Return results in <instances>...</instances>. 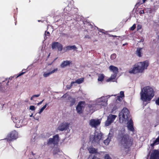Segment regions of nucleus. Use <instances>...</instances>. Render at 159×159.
<instances>
[{"label":"nucleus","instance_id":"1","mask_svg":"<svg viewBox=\"0 0 159 159\" xmlns=\"http://www.w3.org/2000/svg\"><path fill=\"white\" fill-rule=\"evenodd\" d=\"M110 97L102 96L96 100L91 102L88 105V107L90 110L93 111L101 108L102 107H105L107 105L108 99Z\"/></svg>","mask_w":159,"mask_h":159},{"label":"nucleus","instance_id":"2","mask_svg":"<svg viewBox=\"0 0 159 159\" xmlns=\"http://www.w3.org/2000/svg\"><path fill=\"white\" fill-rule=\"evenodd\" d=\"M154 89L151 86H147L141 89L140 92V99L143 102L150 101L155 95Z\"/></svg>","mask_w":159,"mask_h":159},{"label":"nucleus","instance_id":"3","mask_svg":"<svg viewBox=\"0 0 159 159\" xmlns=\"http://www.w3.org/2000/svg\"><path fill=\"white\" fill-rule=\"evenodd\" d=\"M118 137L120 143L124 148L128 149L131 145L133 139L128 134L125 133L124 128L122 129L119 131Z\"/></svg>","mask_w":159,"mask_h":159},{"label":"nucleus","instance_id":"4","mask_svg":"<svg viewBox=\"0 0 159 159\" xmlns=\"http://www.w3.org/2000/svg\"><path fill=\"white\" fill-rule=\"evenodd\" d=\"M103 135L100 131L95 132L93 135L90 136V139L93 143H96L100 144L102 142Z\"/></svg>","mask_w":159,"mask_h":159},{"label":"nucleus","instance_id":"5","mask_svg":"<svg viewBox=\"0 0 159 159\" xmlns=\"http://www.w3.org/2000/svg\"><path fill=\"white\" fill-rule=\"evenodd\" d=\"M119 117L121 123H125L131 119L128 110L126 108H124L119 113Z\"/></svg>","mask_w":159,"mask_h":159},{"label":"nucleus","instance_id":"6","mask_svg":"<svg viewBox=\"0 0 159 159\" xmlns=\"http://www.w3.org/2000/svg\"><path fill=\"white\" fill-rule=\"evenodd\" d=\"M136 67H137L140 72H142L143 70L147 68L148 66V62L145 61L143 62H138L135 64Z\"/></svg>","mask_w":159,"mask_h":159},{"label":"nucleus","instance_id":"7","mask_svg":"<svg viewBox=\"0 0 159 159\" xmlns=\"http://www.w3.org/2000/svg\"><path fill=\"white\" fill-rule=\"evenodd\" d=\"M101 120V119H91L89 121V124L92 127L96 128L100 125Z\"/></svg>","mask_w":159,"mask_h":159},{"label":"nucleus","instance_id":"8","mask_svg":"<svg viewBox=\"0 0 159 159\" xmlns=\"http://www.w3.org/2000/svg\"><path fill=\"white\" fill-rule=\"evenodd\" d=\"M116 117L117 116L116 115L112 114L109 115L107 117V120L105 122V126H107L109 125L112 123L113 122Z\"/></svg>","mask_w":159,"mask_h":159},{"label":"nucleus","instance_id":"9","mask_svg":"<svg viewBox=\"0 0 159 159\" xmlns=\"http://www.w3.org/2000/svg\"><path fill=\"white\" fill-rule=\"evenodd\" d=\"M18 137V133L15 130L12 131L8 135L7 139V141H11L16 139Z\"/></svg>","mask_w":159,"mask_h":159},{"label":"nucleus","instance_id":"10","mask_svg":"<svg viewBox=\"0 0 159 159\" xmlns=\"http://www.w3.org/2000/svg\"><path fill=\"white\" fill-rule=\"evenodd\" d=\"M59 142L58 135L57 134L53 136V138H51L48 140V145L53 144L54 145L57 144Z\"/></svg>","mask_w":159,"mask_h":159},{"label":"nucleus","instance_id":"11","mask_svg":"<svg viewBox=\"0 0 159 159\" xmlns=\"http://www.w3.org/2000/svg\"><path fill=\"white\" fill-rule=\"evenodd\" d=\"M85 105V103L84 101L79 102L76 107V110L78 113L80 114L82 113V110L84 108Z\"/></svg>","mask_w":159,"mask_h":159},{"label":"nucleus","instance_id":"12","mask_svg":"<svg viewBox=\"0 0 159 159\" xmlns=\"http://www.w3.org/2000/svg\"><path fill=\"white\" fill-rule=\"evenodd\" d=\"M69 124L67 122H63L60 124L57 129L60 131H63L69 129Z\"/></svg>","mask_w":159,"mask_h":159},{"label":"nucleus","instance_id":"13","mask_svg":"<svg viewBox=\"0 0 159 159\" xmlns=\"http://www.w3.org/2000/svg\"><path fill=\"white\" fill-rule=\"evenodd\" d=\"M58 69L56 68L52 69H50L48 70L46 72H44L43 74V76L44 77H47L49 76L51 74L54 73L57 71Z\"/></svg>","mask_w":159,"mask_h":159},{"label":"nucleus","instance_id":"14","mask_svg":"<svg viewBox=\"0 0 159 159\" xmlns=\"http://www.w3.org/2000/svg\"><path fill=\"white\" fill-rule=\"evenodd\" d=\"M52 49L57 48L58 51H61L63 46L60 43L57 42H54L52 43Z\"/></svg>","mask_w":159,"mask_h":159},{"label":"nucleus","instance_id":"15","mask_svg":"<svg viewBox=\"0 0 159 159\" xmlns=\"http://www.w3.org/2000/svg\"><path fill=\"white\" fill-rule=\"evenodd\" d=\"M84 79L83 78H81L77 79L75 81L72 82L70 85H68L67 86V89H71L74 84H79L82 83L84 81Z\"/></svg>","mask_w":159,"mask_h":159},{"label":"nucleus","instance_id":"16","mask_svg":"<svg viewBox=\"0 0 159 159\" xmlns=\"http://www.w3.org/2000/svg\"><path fill=\"white\" fill-rule=\"evenodd\" d=\"M66 3L68 4L67 6L66 7L64 10H73L74 9H78V8H76L74 6L71 2L69 1H67L66 2Z\"/></svg>","mask_w":159,"mask_h":159},{"label":"nucleus","instance_id":"17","mask_svg":"<svg viewBox=\"0 0 159 159\" xmlns=\"http://www.w3.org/2000/svg\"><path fill=\"white\" fill-rule=\"evenodd\" d=\"M150 159H159V151L157 150L153 151Z\"/></svg>","mask_w":159,"mask_h":159},{"label":"nucleus","instance_id":"18","mask_svg":"<svg viewBox=\"0 0 159 159\" xmlns=\"http://www.w3.org/2000/svg\"><path fill=\"white\" fill-rule=\"evenodd\" d=\"M128 121L127 124V127L128 129L131 131H133L134 130L133 122L131 119H130Z\"/></svg>","mask_w":159,"mask_h":159},{"label":"nucleus","instance_id":"19","mask_svg":"<svg viewBox=\"0 0 159 159\" xmlns=\"http://www.w3.org/2000/svg\"><path fill=\"white\" fill-rule=\"evenodd\" d=\"M136 66L134 65L133 67L130 69L129 71V72L130 73L136 74L137 73L140 72L138 69L137 67H136Z\"/></svg>","mask_w":159,"mask_h":159},{"label":"nucleus","instance_id":"20","mask_svg":"<svg viewBox=\"0 0 159 159\" xmlns=\"http://www.w3.org/2000/svg\"><path fill=\"white\" fill-rule=\"evenodd\" d=\"M111 130L110 131V133L109 134L108 136L107 139L105 140L104 141V143L106 145H108L111 139V137L112 136V134L111 133Z\"/></svg>","mask_w":159,"mask_h":159},{"label":"nucleus","instance_id":"21","mask_svg":"<svg viewBox=\"0 0 159 159\" xmlns=\"http://www.w3.org/2000/svg\"><path fill=\"white\" fill-rule=\"evenodd\" d=\"M77 48L76 47L75 45L67 46L64 48V52L71 50H76Z\"/></svg>","mask_w":159,"mask_h":159},{"label":"nucleus","instance_id":"22","mask_svg":"<svg viewBox=\"0 0 159 159\" xmlns=\"http://www.w3.org/2000/svg\"><path fill=\"white\" fill-rule=\"evenodd\" d=\"M71 63V61H70L66 60L64 61L61 63L60 66L61 67L64 68L67 66H69Z\"/></svg>","mask_w":159,"mask_h":159},{"label":"nucleus","instance_id":"23","mask_svg":"<svg viewBox=\"0 0 159 159\" xmlns=\"http://www.w3.org/2000/svg\"><path fill=\"white\" fill-rule=\"evenodd\" d=\"M24 120L23 118H21L20 119L19 121L17 123V128H20L24 125H25L26 123L25 122H24Z\"/></svg>","mask_w":159,"mask_h":159},{"label":"nucleus","instance_id":"24","mask_svg":"<svg viewBox=\"0 0 159 159\" xmlns=\"http://www.w3.org/2000/svg\"><path fill=\"white\" fill-rule=\"evenodd\" d=\"M109 69L114 74H117L118 73V69L116 67L113 66H111L109 67Z\"/></svg>","mask_w":159,"mask_h":159},{"label":"nucleus","instance_id":"25","mask_svg":"<svg viewBox=\"0 0 159 159\" xmlns=\"http://www.w3.org/2000/svg\"><path fill=\"white\" fill-rule=\"evenodd\" d=\"M88 150L90 153L95 154L97 152V149L92 146H90L88 148Z\"/></svg>","mask_w":159,"mask_h":159},{"label":"nucleus","instance_id":"26","mask_svg":"<svg viewBox=\"0 0 159 159\" xmlns=\"http://www.w3.org/2000/svg\"><path fill=\"white\" fill-rule=\"evenodd\" d=\"M124 97V92L121 91L120 92V96H117L116 100L119 101H121L122 100L123 97Z\"/></svg>","mask_w":159,"mask_h":159},{"label":"nucleus","instance_id":"27","mask_svg":"<svg viewBox=\"0 0 159 159\" xmlns=\"http://www.w3.org/2000/svg\"><path fill=\"white\" fill-rule=\"evenodd\" d=\"M142 48H139L137 49L136 52L137 55L139 57H141L142 54Z\"/></svg>","mask_w":159,"mask_h":159},{"label":"nucleus","instance_id":"28","mask_svg":"<svg viewBox=\"0 0 159 159\" xmlns=\"http://www.w3.org/2000/svg\"><path fill=\"white\" fill-rule=\"evenodd\" d=\"M117 74H112L111 77L109 79H107V82H109L110 81H114L113 80L115 79L116 76Z\"/></svg>","mask_w":159,"mask_h":159},{"label":"nucleus","instance_id":"29","mask_svg":"<svg viewBox=\"0 0 159 159\" xmlns=\"http://www.w3.org/2000/svg\"><path fill=\"white\" fill-rule=\"evenodd\" d=\"M104 75L103 74H99L98 75V81L102 82L104 79Z\"/></svg>","mask_w":159,"mask_h":159},{"label":"nucleus","instance_id":"30","mask_svg":"<svg viewBox=\"0 0 159 159\" xmlns=\"http://www.w3.org/2000/svg\"><path fill=\"white\" fill-rule=\"evenodd\" d=\"M159 144V136L156 139L153 141V143H151V146L153 147L154 146Z\"/></svg>","mask_w":159,"mask_h":159},{"label":"nucleus","instance_id":"31","mask_svg":"<svg viewBox=\"0 0 159 159\" xmlns=\"http://www.w3.org/2000/svg\"><path fill=\"white\" fill-rule=\"evenodd\" d=\"M20 119H18V117H15L14 118H13V119H12V120L13 121V122L16 124V126L17 127V123L18 122H19V121Z\"/></svg>","mask_w":159,"mask_h":159},{"label":"nucleus","instance_id":"32","mask_svg":"<svg viewBox=\"0 0 159 159\" xmlns=\"http://www.w3.org/2000/svg\"><path fill=\"white\" fill-rule=\"evenodd\" d=\"M47 107V104H46L44 106L39 110V111L38 112L39 114H41V113Z\"/></svg>","mask_w":159,"mask_h":159},{"label":"nucleus","instance_id":"33","mask_svg":"<svg viewBox=\"0 0 159 159\" xmlns=\"http://www.w3.org/2000/svg\"><path fill=\"white\" fill-rule=\"evenodd\" d=\"M105 159H112L108 154H106L104 156Z\"/></svg>","mask_w":159,"mask_h":159},{"label":"nucleus","instance_id":"34","mask_svg":"<svg viewBox=\"0 0 159 159\" xmlns=\"http://www.w3.org/2000/svg\"><path fill=\"white\" fill-rule=\"evenodd\" d=\"M116 57V55L115 54H113L111 56V58L112 60L115 59Z\"/></svg>","mask_w":159,"mask_h":159},{"label":"nucleus","instance_id":"35","mask_svg":"<svg viewBox=\"0 0 159 159\" xmlns=\"http://www.w3.org/2000/svg\"><path fill=\"white\" fill-rule=\"evenodd\" d=\"M30 109L32 111H34L35 109V107L34 106H30Z\"/></svg>","mask_w":159,"mask_h":159},{"label":"nucleus","instance_id":"36","mask_svg":"<svg viewBox=\"0 0 159 159\" xmlns=\"http://www.w3.org/2000/svg\"><path fill=\"white\" fill-rule=\"evenodd\" d=\"M136 27V25L134 24L130 28V30H133L135 29Z\"/></svg>","mask_w":159,"mask_h":159},{"label":"nucleus","instance_id":"37","mask_svg":"<svg viewBox=\"0 0 159 159\" xmlns=\"http://www.w3.org/2000/svg\"><path fill=\"white\" fill-rule=\"evenodd\" d=\"M142 28V26L140 25H137V30H140Z\"/></svg>","mask_w":159,"mask_h":159},{"label":"nucleus","instance_id":"38","mask_svg":"<svg viewBox=\"0 0 159 159\" xmlns=\"http://www.w3.org/2000/svg\"><path fill=\"white\" fill-rule=\"evenodd\" d=\"M99 30L100 32L104 34H106L107 32V31H105L103 29H99Z\"/></svg>","mask_w":159,"mask_h":159},{"label":"nucleus","instance_id":"39","mask_svg":"<svg viewBox=\"0 0 159 159\" xmlns=\"http://www.w3.org/2000/svg\"><path fill=\"white\" fill-rule=\"evenodd\" d=\"M25 73V72H22L20 73L18 76H17L16 78H17L19 76H20L22 75H23Z\"/></svg>","mask_w":159,"mask_h":159},{"label":"nucleus","instance_id":"40","mask_svg":"<svg viewBox=\"0 0 159 159\" xmlns=\"http://www.w3.org/2000/svg\"><path fill=\"white\" fill-rule=\"evenodd\" d=\"M140 3H137L136 4V5H135V7H134V8L133 9V10H134V9L136 7H137H137H139V5H140Z\"/></svg>","mask_w":159,"mask_h":159},{"label":"nucleus","instance_id":"41","mask_svg":"<svg viewBox=\"0 0 159 159\" xmlns=\"http://www.w3.org/2000/svg\"><path fill=\"white\" fill-rule=\"evenodd\" d=\"M156 103L157 105H159V97L156 100Z\"/></svg>","mask_w":159,"mask_h":159},{"label":"nucleus","instance_id":"42","mask_svg":"<svg viewBox=\"0 0 159 159\" xmlns=\"http://www.w3.org/2000/svg\"><path fill=\"white\" fill-rule=\"evenodd\" d=\"M45 34L46 36H49L50 34V33L49 32H45Z\"/></svg>","mask_w":159,"mask_h":159},{"label":"nucleus","instance_id":"43","mask_svg":"<svg viewBox=\"0 0 159 159\" xmlns=\"http://www.w3.org/2000/svg\"><path fill=\"white\" fill-rule=\"evenodd\" d=\"M144 11H139V12L140 14H143V13H144Z\"/></svg>","mask_w":159,"mask_h":159},{"label":"nucleus","instance_id":"44","mask_svg":"<svg viewBox=\"0 0 159 159\" xmlns=\"http://www.w3.org/2000/svg\"><path fill=\"white\" fill-rule=\"evenodd\" d=\"M39 96H40L39 94L35 95H33L34 98L39 97Z\"/></svg>","mask_w":159,"mask_h":159},{"label":"nucleus","instance_id":"45","mask_svg":"<svg viewBox=\"0 0 159 159\" xmlns=\"http://www.w3.org/2000/svg\"><path fill=\"white\" fill-rule=\"evenodd\" d=\"M43 100L42 101H41L40 102H39V103H38V105H39L41 104L43 102Z\"/></svg>","mask_w":159,"mask_h":159},{"label":"nucleus","instance_id":"46","mask_svg":"<svg viewBox=\"0 0 159 159\" xmlns=\"http://www.w3.org/2000/svg\"><path fill=\"white\" fill-rule=\"evenodd\" d=\"M33 118L36 120H39V118H35L34 117H33Z\"/></svg>","mask_w":159,"mask_h":159},{"label":"nucleus","instance_id":"47","mask_svg":"<svg viewBox=\"0 0 159 159\" xmlns=\"http://www.w3.org/2000/svg\"><path fill=\"white\" fill-rule=\"evenodd\" d=\"M34 98V96H33L30 98V100H33V99Z\"/></svg>","mask_w":159,"mask_h":159},{"label":"nucleus","instance_id":"48","mask_svg":"<svg viewBox=\"0 0 159 159\" xmlns=\"http://www.w3.org/2000/svg\"><path fill=\"white\" fill-rule=\"evenodd\" d=\"M92 159H100L98 158H97L96 157H93Z\"/></svg>","mask_w":159,"mask_h":159},{"label":"nucleus","instance_id":"49","mask_svg":"<svg viewBox=\"0 0 159 159\" xmlns=\"http://www.w3.org/2000/svg\"><path fill=\"white\" fill-rule=\"evenodd\" d=\"M33 114H32L30 116V117H33L34 116H33Z\"/></svg>","mask_w":159,"mask_h":159},{"label":"nucleus","instance_id":"50","mask_svg":"<svg viewBox=\"0 0 159 159\" xmlns=\"http://www.w3.org/2000/svg\"><path fill=\"white\" fill-rule=\"evenodd\" d=\"M147 0H143V3H144Z\"/></svg>","mask_w":159,"mask_h":159},{"label":"nucleus","instance_id":"51","mask_svg":"<svg viewBox=\"0 0 159 159\" xmlns=\"http://www.w3.org/2000/svg\"><path fill=\"white\" fill-rule=\"evenodd\" d=\"M13 77H10L9 79H10L11 80L13 78Z\"/></svg>","mask_w":159,"mask_h":159},{"label":"nucleus","instance_id":"52","mask_svg":"<svg viewBox=\"0 0 159 159\" xmlns=\"http://www.w3.org/2000/svg\"><path fill=\"white\" fill-rule=\"evenodd\" d=\"M73 85H74V86H76V84H74Z\"/></svg>","mask_w":159,"mask_h":159},{"label":"nucleus","instance_id":"53","mask_svg":"<svg viewBox=\"0 0 159 159\" xmlns=\"http://www.w3.org/2000/svg\"><path fill=\"white\" fill-rule=\"evenodd\" d=\"M88 37H89V36L88 35H87V36H86L85 37V38H88Z\"/></svg>","mask_w":159,"mask_h":159},{"label":"nucleus","instance_id":"54","mask_svg":"<svg viewBox=\"0 0 159 159\" xmlns=\"http://www.w3.org/2000/svg\"><path fill=\"white\" fill-rule=\"evenodd\" d=\"M126 44H123V46H124V45H125Z\"/></svg>","mask_w":159,"mask_h":159},{"label":"nucleus","instance_id":"55","mask_svg":"<svg viewBox=\"0 0 159 159\" xmlns=\"http://www.w3.org/2000/svg\"><path fill=\"white\" fill-rule=\"evenodd\" d=\"M49 55H50V54H49V55H48V57L49 56Z\"/></svg>","mask_w":159,"mask_h":159},{"label":"nucleus","instance_id":"56","mask_svg":"<svg viewBox=\"0 0 159 159\" xmlns=\"http://www.w3.org/2000/svg\"><path fill=\"white\" fill-rule=\"evenodd\" d=\"M38 21H39H39H40V20H38Z\"/></svg>","mask_w":159,"mask_h":159},{"label":"nucleus","instance_id":"57","mask_svg":"<svg viewBox=\"0 0 159 159\" xmlns=\"http://www.w3.org/2000/svg\"><path fill=\"white\" fill-rule=\"evenodd\" d=\"M29 159H32V158H30Z\"/></svg>","mask_w":159,"mask_h":159}]
</instances>
